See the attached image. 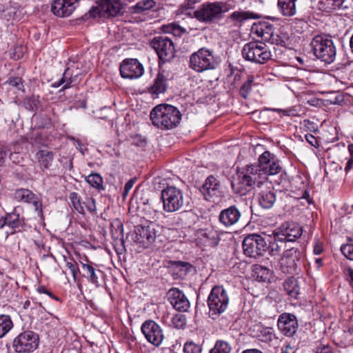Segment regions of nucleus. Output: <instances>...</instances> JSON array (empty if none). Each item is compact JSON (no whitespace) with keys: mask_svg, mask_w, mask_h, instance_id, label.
Wrapping results in <instances>:
<instances>
[{"mask_svg":"<svg viewBox=\"0 0 353 353\" xmlns=\"http://www.w3.org/2000/svg\"><path fill=\"white\" fill-rule=\"evenodd\" d=\"M274 111H276L278 112H283L284 115L290 116L294 114L293 110H281V109H274Z\"/></svg>","mask_w":353,"mask_h":353,"instance_id":"nucleus-62","label":"nucleus"},{"mask_svg":"<svg viewBox=\"0 0 353 353\" xmlns=\"http://www.w3.org/2000/svg\"><path fill=\"white\" fill-rule=\"evenodd\" d=\"M7 82L10 85L16 87L18 90H21L23 87L22 79L20 77H10Z\"/></svg>","mask_w":353,"mask_h":353,"instance_id":"nucleus-54","label":"nucleus"},{"mask_svg":"<svg viewBox=\"0 0 353 353\" xmlns=\"http://www.w3.org/2000/svg\"><path fill=\"white\" fill-rule=\"evenodd\" d=\"M265 184V173L261 172L256 164H252L239 170L237 178L232 183V188L235 193L245 195L254 188H260Z\"/></svg>","mask_w":353,"mask_h":353,"instance_id":"nucleus-1","label":"nucleus"},{"mask_svg":"<svg viewBox=\"0 0 353 353\" xmlns=\"http://www.w3.org/2000/svg\"><path fill=\"white\" fill-rule=\"evenodd\" d=\"M13 323L8 315H0V339L3 337L12 328Z\"/></svg>","mask_w":353,"mask_h":353,"instance_id":"nucleus-39","label":"nucleus"},{"mask_svg":"<svg viewBox=\"0 0 353 353\" xmlns=\"http://www.w3.org/2000/svg\"><path fill=\"white\" fill-rule=\"evenodd\" d=\"M25 108L31 111H34L37 108L36 100L34 98H26L24 100Z\"/></svg>","mask_w":353,"mask_h":353,"instance_id":"nucleus-55","label":"nucleus"},{"mask_svg":"<svg viewBox=\"0 0 353 353\" xmlns=\"http://www.w3.org/2000/svg\"><path fill=\"white\" fill-rule=\"evenodd\" d=\"M295 350L293 347H292L290 344L285 345L281 349V353H294Z\"/></svg>","mask_w":353,"mask_h":353,"instance_id":"nucleus-61","label":"nucleus"},{"mask_svg":"<svg viewBox=\"0 0 353 353\" xmlns=\"http://www.w3.org/2000/svg\"><path fill=\"white\" fill-rule=\"evenodd\" d=\"M72 83V74L70 72V70L69 68H67L63 74L61 79L58 81L54 83V86L55 88H58L60 85L64 84L63 89H68L71 87V83Z\"/></svg>","mask_w":353,"mask_h":353,"instance_id":"nucleus-42","label":"nucleus"},{"mask_svg":"<svg viewBox=\"0 0 353 353\" xmlns=\"http://www.w3.org/2000/svg\"><path fill=\"white\" fill-rule=\"evenodd\" d=\"M78 5V0H54L51 3V12L57 17H67Z\"/></svg>","mask_w":353,"mask_h":353,"instance_id":"nucleus-21","label":"nucleus"},{"mask_svg":"<svg viewBox=\"0 0 353 353\" xmlns=\"http://www.w3.org/2000/svg\"><path fill=\"white\" fill-rule=\"evenodd\" d=\"M241 217V213L234 205L222 210L219 215V222L225 227H230L236 224Z\"/></svg>","mask_w":353,"mask_h":353,"instance_id":"nucleus-23","label":"nucleus"},{"mask_svg":"<svg viewBox=\"0 0 353 353\" xmlns=\"http://www.w3.org/2000/svg\"><path fill=\"white\" fill-rule=\"evenodd\" d=\"M255 327L257 332L256 337L262 342L270 343L273 340L277 339L274 330L272 327H264L261 324L256 325Z\"/></svg>","mask_w":353,"mask_h":353,"instance_id":"nucleus-30","label":"nucleus"},{"mask_svg":"<svg viewBox=\"0 0 353 353\" xmlns=\"http://www.w3.org/2000/svg\"><path fill=\"white\" fill-rule=\"evenodd\" d=\"M254 80V78L253 76H248V79L243 83V85L240 88L239 93L241 96L244 99H246L248 95L251 92Z\"/></svg>","mask_w":353,"mask_h":353,"instance_id":"nucleus-45","label":"nucleus"},{"mask_svg":"<svg viewBox=\"0 0 353 353\" xmlns=\"http://www.w3.org/2000/svg\"><path fill=\"white\" fill-rule=\"evenodd\" d=\"M66 266L70 270L73 279L74 281H76L77 274L79 272V269L78 268L77 263L71 260L70 261L66 262Z\"/></svg>","mask_w":353,"mask_h":353,"instance_id":"nucleus-53","label":"nucleus"},{"mask_svg":"<svg viewBox=\"0 0 353 353\" xmlns=\"http://www.w3.org/2000/svg\"><path fill=\"white\" fill-rule=\"evenodd\" d=\"M134 182H135V179H131L125 183V185L124 186L125 194H128V192L131 190V188L134 185Z\"/></svg>","mask_w":353,"mask_h":353,"instance_id":"nucleus-60","label":"nucleus"},{"mask_svg":"<svg viewBox=\"0 0 353 353\" xmlns=\"http://www.w3.org/2000/svg\"><path fill=\"white\" fill-rule=\"evenodd\" d=\"M257 199L259 205L264 209H270L276 201V194L274 188L267 181V184L258 188Z\"/></svg>","mask_w":353,"mask_h":353,"instance_id":"nucleus-20","label":"nucleus"},{"mask_svg":"<svg viewBox=\"0 0 353 353\" xmlns=\"http://www.w3.org/2000/svg\"><path fill=\"white\" fill-rule=\"evenodd\" d=\"M273 30V25L267 22H261L252 28V32L255 33L258 37H261L262 40L266 42H269V40L271 39Z\"/></svg>","mask_w":353,"mask_h":353,"instance_id":"nucleus-29","label":"nucleus"},{"mask_svg":"<svg viewBox=\"0 0 353 353\" xmlns=\"http://www.w3.org/2000/svg\"><path fill=\"white\" fill-rule=\"evenodd\" d=\"M97 9L101 16L115 17L121 13L122 3L121 0H102Z\"/></svg>","mask_w":353,"mask_h":353,"instance_id":"nucleus-25","label":"nucleus"},{"mask_svg":"<svg viewBox=\"0 0 353 353\" xmlns=\"http://www.w3.org/2000/svg\"><path fill=\"white\" fill-rule=\"evenodd\" d=\"M81 264L83 272L82 276L97 288L101 286L99 279L103 276V272L94 267L92 263L81 262Z\"/></svg>","mask_w":353,"mask_h":353,"instance_id":"nucleus-27","label":"nucleus"},{"mask_svg":"<svg viewBox=\"0 0 353 353\" xmlns=\"http://www.w3.org/2000/svg\"><path fill=\"white\" fill-rule=\"evenodd\" d=\"M9 150L6 145H0V166H2L6 159Z\"/></svg>","mask_w":353,"mask_h":353,"instance_id":"nucleus-56","label":"nucleus"},{"mask_svg":"<svg viewBox=\"0 0 353 353\" xmlns=\"http://www.w3.org/2000/svg\"><path fill=\"white\" fill-rule=\"evenodd\" d=\"M200 192L206 201L217 202L222 196L220 181L213 175H210L200 188Z\"/></svg>","mask_w":353,"mask_h":353,"instance_id":"nucleus-17","label":"nucleus"},{"mask_svg":"<svg viewBox=\"0 0 353 353\" xmlns=\"http://www.w3.org/2000/svg\"><path fill=\"white\" fill-rule=\"evenodd\" d=\"M288 40L289 37L288 33L281 29H277L276 30H273L272 38L269 40V42L272 44L285 46L287 45Z\"/></svg>","mask_w":353,"mask_h":353,"instance_id":"nucleus-36","label":"nucleus"},{"mask_svg":"<svg viewBox=\"0 0 353 353\" xmlns=\"http://www.w3.org/2000/svg\"><path fill=\"white\" fill-rule=\"evenodd\" d=\"M37 291L39 293V294H48L50 297L57 300V301H59V298L56 296H54V294H52V293L51 292H50L49 290H48L44 286H39L37 289Z\"/></svg>","mask_w":353,"mask_h":353,"instance_id":"nucleus-58","label":"nucleus"},{"mask_svg":"<svg viewBox=\"0 0 353 353\" xmlns=\"http://www.w3.org/2000/svg\"><path fill=\"white\" fill-rule=\"evenodd\" d=\"M155 7L156 2L154 0H141L132 6L131 10L133 13L141 14L153 10Z\"/></svg>","mask_w":353,"mask_h":353,"instance_id":"nucleus-34","label":"nucleus"},{"mask_svg":"<svg viewBox=\"0 0 353 353\" xmlns=\"http://www.w3.org/2000/svg\"><path fill=\"white\" fill-rule=\"evenodd\" d=\"M69 199L74 209L79 214H85V204H83L81 196L77 192H71Z\"/></svg>","mask_w":353,"mask_h":353,"instance_id":"nucleus-40","label":"nucleus"},{"mask_svg":"<svg viewBox=\"0 0 353 353\" xmlns=\"http://www.w3.org/2000/svg\"><path fill=\"white\" fill-rule=\"evenodd\" d=\"M202 348L200 345L192 341H187L183 346L184 353H201Z\"/></svg>","mask_w":353,"mask_h":353,"instance_id":"nucleus-47","label":"nucleus"},{"mask_svg":"<svg viewBox=\"0 0 353 353\" xmlns=\"http://www.w3.org/2000/svg\"><path fill=\"white\" fill-rule=\"evenodd\" d=\"M159 226L154 223L138 225L135 227L134 241L143 247H148L156 239Z\"/></svg>","mask_w":353,"mask_h":353,"instance_id":"nucleus-12","label":"nucleus"},{"mask_svg":"<svg viewBox=\"0 0 353 353\" xmlns=\"http://www.w3.org/2000/svg\"><path fill=\"white\" fill-rule=\"evenodd\" d=\"M242 57L247 61L263 64L271 59L272 54L263 43L250 42L246 43L242 50Z\"/></svg>","mask_w":353,"mask_h":353,"instance_id":"nucleus-8","label":"nucleus"},{"mask_svg":"<svg viewBox=\"0 0 353 353\" xmlns=\"http://www.w3.org/2000/svg\"><path fill=\"white\" fill-rule=\"evenodd\" d=\"M145 339L155 347L161 345L164 334L161 327L153 320L144 321L141 327Z\"/></svg>","mask_w":353,"mask_h":353,"instance_id":"nucleus-16","label":"nucleus"},{"mask_svg":"<svg viewBox=\"0 0 353 353\" xmlns=\"http://www.w3.org/2000/svg\"><path fill=\"white\" fill-rule=\"evenodd\" d=\"M344 0H320L319 6L323 11L330 12L343 7Z\"/></svg>","mask_w":353,"mask_h":353,"instance_id":"nucleus-38","label":"nucleus"},{"mask_svg":"<svg viewBox=\"0 0 353 353\" xmlns=\"http://www.w3.org/2000/svg\"><path fill=\"white\" fill-rule=\"evenodd\" d=\"M172 321L174 327L178 329L183 328L186 324L185 318L182 314L174 315Z\"/></svg>","mask_w":353,"mask_h":353,"instance_id":"nucleus-51","label":"nucleus"},{"mask_svg":"<svg viewBox=\"0 0 353 353\" xmlns=\"http://www.w3.org/2000/svg\"><path fill=\"white\" fill-rule=\"evenodd\" d=\"M255 18L254 14L250 12L238 10L234 11L230 14L228 18L227 21H231L236 23H241L248 19Z\"/></svg>","mask_w":353,"mask_h":353,"instance_id":"nucleus-37","label":"nucleus"},{"mask_svg":"<svg viewBox=\"0 0 353 353\" xmlns=\"http://www.w3.org/2000/svg\"><path fill=\"white\" fill-rule=\"evenodd\" d=\"M232 6L228 3L215 2L204 3L194 12V17L201 22H212L221 18V14L228 12Z\"/></svg>","mask_w":353,"mask_h":353,"instance_id":"nucleus-7","label":"nucleus"},{"mask_svg":"<svg viewBox=\"0 0 353 353\" xmlns=\"http://www.w3.org/2000/svg\"><path fill=\"white\" fill-rule=\"evenodd\" d=\"M163 31L174 37H181L185 32V29L176 23H170L163 27Z\"/></svg>","mask_w":353,"mask_h":353,"instance_id":"nucleus-44","label":"nucleus"},{"mask_svg":"<svg viewBox=\"0 0 353 353\" xmlns=\"http://www.w3.org/2000/svg\"><path fill=\"white\" fill-rule=\"evenodd\" d=\"M121 76L124 79H138L144 72L143 65L137 59H124L119 68Z\"/></svg>","mask_w":353,"mask_h":353,"instance_id":"nucleus-18","label":"nucleus"},{"mask_svg":"<svg viewBox=\"0 0 353 353\" xmlns=\"http://www.w3.org/2000/svg\"><path fill=\"white\" fill-rule=\"evenodd\" d=\"M86 182L92 188L99 190H103V179L97 173L90 174L85 177Z\"/></svg>","mask_w":353,"mask_h":353,"instance_id":"nucleus-43","label":"nucleus"},{"mask_svg":"<svg viewBox=\"0 0 353 353\" xmlns=\"http://www.w3.org/2000/svg\"><path fill=\"white\" fill-rule=\"evenodd\" d=\"M229 301L228 294L223 286L213 287L207 301L210 317L215 319L223 314L228 307Z\"/></svg>","mask_w":353,"mask_h":353,"instance_id":"nucleus-5","label":"nucleus"},{"mask_svg":"<svg viewBox=\"0 0 353 353\" xmlns=\"http://www.w3.org/2000/svg\"><path fill=\"white\" fill-rule=\"evenodd\" d=\"M280 241H277L275 239V233L274 234V241H270L269 245L268 244V249H270V253L272 256H276L280 253L283 248V245Z\"/></svg>","mask_w":353,"mask_h":353,"instance_id":"nucleus-46","label":"nucleus"},{"mask_svg":"<svg viewBox=\"0 0 353 353\" xmlns=\"http://www.w3.org/2000/svg\"><path fill=\"white\" fill-rule=\"evenodd\" d=\"M14 199L18 202L32 203L35 211L38 213H41L42 211V205L39 199L28 189H17L14 193Z\"/></svg>","mask_w":353,"mask_h":353,"instance_id":"nucleus-24","label":"nucleus"},{"mask_svg":"<svg viewBox=\"0 0 353 353\" xmlns=\"http://www.w3.org/2000/svg\"><path fill=\"white\" fill-rule=\"evenodd\" d=\"M204 236L210 240V245L212 247L216 246L220 241V238L218 234L213 231L209 232L208 233H204Z\"/></svg>","mask_w":353,"mask_h":353,"instance_id":"nucleus-52","label":"nucleus"},{"mask_svg":"<svg viewBox=\"0 0 353 353\" xmlns=\"http://www.w3.org/2000/svg\"><path fill=\"white\" fill-rule=\"evenodd\" d=\"M168 300L170 304L176 310L180 312H186L190 307V301L184 293L177 289H170L168 292Z\"/></svg>","mask_w":353,"mask_h":353,"instance_id":"nucleus-22","label":"nucleus"},{"mask_svg":"<svg viewBox=\"0 0 353 353\" xmlns=\"http://www.w3.org/2000/svg\"><path fill=\"white\" fill-rule=\"evenodd\" d=\"M283 288L286 293L293 299H296L300 294L298 280L294 277H289L284 281Z\"/></svg>","mask_w":353,"mask_h":353,"instance_id":"nucleus-33","label":"nucleus"},{"mask_svg":"<svg viewBox=\"0 0 353 353\" xmlns=\"http://www.w3.org/2000/svg\"><path fill=\"white\" fill-rule=\"evenodd\" d=\"M302 228L294 222L283 223L275 232V239L281 243L293 242L302 234Z\"/></svg>","mask_w":353,"mask_h":353,"instance_id":"nucleus-14","label":"nucleus"},{"mask_svg":"<svg viewBox=\"0 0 353 353\" xmlns=\"http://www.w3.org/2000/svg\"><path fill=\"white\" fill-rule=\"evenodd\" d=\"M347 274L350 279V281L353 283V268H347Z\"/></svg>","mask_w":353,"mask_h":353,"instance_id":"nucleus-64","label":"nucleus"},{"mask_svg":"<svg viewBox=\"0 0 353 353\" xmlns=\"http://www.w3.org/2000/svg\"><path fill=\"white\" fill-rule=\"evenodd\" d=\"M315 353H332L329 345H320L316 348Z\"/></svg>","mask_w":353,"mask_h":353,"instance_id":"nucleus-59","label":"nucleus"},{"mask_svg":"<svg viewBox=\"0 0 353 353\" xmlns=\"http://www.w3.org/2000/svg\"><path fill=\"white\" fill-rule=\"evenodd\" d=\"M256 165L261 172L265 173V179L267 181L268 175H275L281 172L282 167L278 157L269 151L262 153L258 159Z\"/></svg>","mask_w":353,"mask_h":353,"instance_id":"nucleus-13","label":"nucleus"},{"mask_svg":"<svg viewBox=\"0 0 353 353\" xmlns=\"http://www.w3.org/2000/svg\"><path fill=\"white\" fill-rule=\"evenodd\" d=\"M305 140L307 142L315 148L319 147V141L312 134H307L305 135Z\"/></svg>","mask_w":353,"mask_h":353,"instance_id":"nucleus-57","label":"nucleus"},{"mask_svg":"<svg viewBox=\"0 0 353 353\" xmlns=\"http://www.w3.org/2000/svg\"><path fill=\"white\" fill-rule=\"evenodd\" d=\"M150 46L155 50L159 57V66L169 62L175 57V46L171 39L166 36L154 37L150 41Z\"/></svg>","mask_w":353,"mask_h":353,"instance_id":"nucleus-9","label":"nucleus"},{"mask_svg":"<svg viewBox=\"0 0 353 353\" xmlns=\"http://www.w3.org/2000/svg\"><path fill=\"white\" fill-rule=\"evenodd\" d=\"M83 204H85V210L86 209L90 213L92 214L96 213V203L93 198H85V201H83Z\"/></svg>","mask_w":353,"mask_h":353,"instance_id":"nucleus-50","label":"nucleus"},{"mask_svg":"<svg viewBox=\"0 0 353 353\" xmlns=\"http://www.w3.org/2000/svg\"><path fill=\"white\" fill-rule=\"evenodd\" d=\"M36 159L42 170L48 169L54 160V153L47 149L39 150L36 154Z\"/></svg>","mask_w":353,"mask_h":353,"instance_id":"nucleus-31","label":"nucleus"},{"mask_svg":"<svg viewBox=\"0 0 353 353\" xmlns=\"http://www.w3.org/2000/svg\"><path fill=\"white\" fill-rule=\"evenodd\" d=\"M341 251L347 259L353 261V241L343 245Z\"/></svg>","mask_w":353,"mask_h":353,"instance_id":"nucleus-48","label":"nucleus"},{"mask_svg":"<svg viewBox=\"0 0 353 353\" xmlns=\"http://www.w3.org/2000/svg\"><path fill=\"white\" fill-rule=\"evenodd\" d=\"M218 63L213 51L205 47L201 48L196 52H193L189 60V67L196 72H203L215 69Z\"/></svg>","mask_w":353,"mask_h":353,"instance_id":"nucleus-6","label":"nucleus"},{"mask_svg":"<svg viewBox=\"0 0 353 353\" xmlns=\"http://www.w3.org/2000/svg\"><path fill=\"white\" fill-rule=\"evenodd\" d=\"M298 326V321L294 314L284 312L279 316L277 327L285 336L292 337L296 332Z\"/></svg>","mask_w":353,"mask_h":353,"instance_id":"nucleus-19","label":"nucleus"},{"mask_svg":"<svg viewBox=\"0 0 353 353\" xmlns=\"http://www.w3.org/2000/svg\"><path fill=\"white\" fill-rule=\"evenodd\" d=\"M301 252L297 248H292L283 253L280 259V270L284 274H293L300 266Z\"/></svg>","mask_w":353,"mask_h":353,"instance_id":"nucleus-15","label":"nucleus"},{"mask_svg":"<svg viewBox=\"0 0 353 353\" xmlns=\"http://www.w3.org/2000/svg\"><path fill=\"white\" fill-rule=\"evenodd\" d=\"M310 46L317 59L326 63H331L335 60L336 47L330 36L325 34L316 35L312 39Z\"/></svg>","mask_w":353,"mask_h":353,"instance_id":"nucleus-3","label":"nucleus"},{"mask_svg":"<svg viewBox=\"0 0 353 353\" xmlns=\"http://www.w3.org/2000/svg\"><path fill=\"white\" fill-rule=\"evenodd\" d=\"M242 246L244 254L254 259L263 256L268 250L265 238L256 233L246 236Z\"/></svg>","mask_w":353,"mask_h":353,"instance_id":"nucleus-10","label":"nucleus"},{"mask_svg":"<svg viewBox=\"0 0 353 353\" xmlns=\"http://www.w3.org/2000/svg\"><path fill=\"white\" fill-rule=\"evenodd\" d=\"M231 351L232 347L228 342L223 340H217L209 353H231Z\"/></svg>","mask_w":353,"mask_h":353,"instance_id":"nucleus-41","label":"nucleus"},{"mask_svg":"<svg viewBox=\"0 0 353 353\" xmlns=\"http://www.w3.org/2000/svg\"><path fill=\"white\" fill-rule=\"evenodd\" d=\"M152 124L161 130L172 129L177 126L181 119L180 111L174 106L160 104L150 112Z\"/></svg>","mask_w":353,"mask_h":353,"instance_id":"nucleus-2","label":"nucleus"},{"mask_svg":"<svg viewBox=\"0 0 353 353\" xmlns=\"http://www.w3.org/2000/svg\"><path fill=\"white\" fill-rule=\"evenodd\" d=\"M241 353H264L261 350L257 348L247 349L241 352Z\"/></svg>","mask_w":353,"mask_h":353,"instance_id":"nucleus-63","label":"nucleus"},{"mask_svg":"<svg viewBox=\"0 0 353 353\" xmlns=\"http://www.w3.org/2000/svg\"><path fill=\"white\" fill-rule=\"evenodd\" d=\"M38 345V335L32 331H25L14 339L12 348L17 353H30L35 350Z\"/></svg>","mask_w":353,"mask_h":353,"instance_id":"nucleus-11","label":"nucleus"},{"mask_svg":"<svg viewBox=\"0 0 353 353\" xmlns=\"http://www.w3.org/2000/svg\"><path fill=\"white\" fill-rule=\"evenodd\" d=\"M254 275L259 281H269L272 276V271L260 265H256L254 268Z\"/></svg>","mask_w":353,"mask_h":353,"instance_id":"nucleus-35","label":"nucleus"},{"mask_svg":"<svg viewBox=\"0 0 353 353\" xmlns=\"http://www.w3.org/2000/svg\"><path fill=\"white\" fill-rule=\"evenodd\" d=\"M168 76L165 71H159L153 81V83L148 88V91L152 95L158 96L165 93L168 88Z\"/></svg>","mask_w":353,"mask_h":353,"instance_id":"nucleus-28","label":"nucleus"},{"mask_svg":"<svg viewBox=\"0 0 353 353\" xmlns=\"http://www.w3.org/2000/svg\"><path fill=\"white\" fill-rule=\"evenodd\" d=\"M172 264L175 267V268L179 269L181 273L183 272L185 274L190 272V269L192 268V265L187 262L178 261H174Z\"/></svg>","mask_w":353,"mask_h":353,"instance_id":"nucleus-49","label":"nucleus"},{"mask_svg":"<svg viewBox=\"0 0 353 353\" xmlns=\"http://www.w3.org/2000/svg\"><path fill=\"white\" fill-rule=\"evenodd\" d=\"M296 1L297 0H278V9L283 16L292 17L295 15L296 12Z\"/></svg>","mask_w":353,"mask_h":353,"instance_id":"nucleus-32","label":"nucleus"},{"mask_svg":"<svg viewBox=\"0 0 353 353\" xmlns=\"http://www.w3.org/2000/svg\"><path fill=\"white\" fill-rule=\"evenodd\" d=\"M161 198L163 210L167 212L179 211L189 203V198L184 195L181 189L175 186H168L163 190Z\"/></svg>","mask_w":353,"mask_h":353,"instance_id":"nucleus-4","label":"nucleus"},{"mask_svg":"<svg viewBox=\"0 0 353 353\" xmlns=\"http://www.w3.org/2000/svg\"><path fill=\"white\" fill-rule=\"evenodd\" d=\"M23 209L17 206L13 211L6 214V225L13 230L12 233L21 231L25 225V219L22 215Z\"/></svg>","mask_w":353,"mask_h":353,"instance_id":"nucleus-26","label":"nucleus"}]
</instances>
